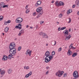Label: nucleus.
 <instances>
[{
	"label": "nucleus",
	"mask_w": 79,
	"mask_h": 79,
	"mask_svg": "<svg viewBox=\"0 0 79 79\" xmlns=\"http://www.w3.org/2000/svg\"><path fill=\"white\" fill-rule=\"evenodd\" d=\"M9 30V27H6L4 29V32L6 33L8 32V31Z\"/></svg>",
	"instance_id": "nucleus-16"
},
{
	"label": "nucleus",
	"mask_w": 79,
	"mask_h": 79,
	"mask_svg": "<svg viewBox=\"0 0 79 79\" xmlns=\"http://www.w3.org/2000/svg\"><path fill=\"white\" fill-rule=\"evenodd\" d=\"M77 14L78 15H79V11L77 12Z\"/></svg>",
	"instance_id": "nucleus-59"
},
{
	"label": "nucleus",
	"mask_w": 79,
	"mask_h": 79,
	"mask_svg": "<svg viewBox=\"0 0 79 79\" xmlns=\"http://www.w3.org/2000/svg\"><path fill=\"white\" fill-rule=\"evenodd\" d=\"M75 6H76V5L74 4L72 6V8H75Z\"/></svg>",
	"instance_id": "nucleus-50"
},
{
	"label": "nucleus",
	"mask_w": 79,
	"mask_h": 79,
	"mask_svg": "<svg viewBox=\"0 0 79 79\" xmlns=\"http://www.w3.org/2000/svg\"><path fill=\"white\" fill-rule=\"evenodd\" d=\"M23 19H22L21 17L17 18L16 19V22L17 23H19L18 26H16L15 27V28L18 29L19 28V29L21 30L22 29V25L21 23L23 22Z\"/></svg>",
	"instance_id": "nucleus-1"
},
{
	"label": "nucleus",
	"mask_w": 79,
	"mask_h": 79,
	"mask_svg": "<svg viewBox=\"0 0 79 79\" xmlns=\"http://www.w3.org/2000/svg\"><path fill=\"white\" fill-rule=\"evenodd\" d=\"M40 16H41V14H40V13L36 17V18H39Z\"/></svg>",
	"instance_id": "nucleus-41"
},
{
	"label": "nucleus",
	"mask_w": 79,
	"mask_h": 79,
	"mask_svg": "<svg viewBox=\"0 0 79 79\" xmlns=\"http://www.w3.org/2000/svg\"><path fill=\"white\" fill-rule=\"evenodd\" d=\"M36 11L37 13H40V15H42L43 14V9L42 7H39L37 9Z\"/></svg>",
	"instance_id": "nucleus-3"
},
{
	"label": "nucleus",
	"mask_w": 79,
	"mask_h": 79,
	"mask_svg": "<svg viewBox=\"0 0 79 79\" xmlns=\"http://www.w3.org/2000/svg\"><path fill=\"white\" fill-rule=\"evenodd\" d=\"M43 34V32H40V33L39 34H40V35H42Z\"/></svg>",
	"instance_id": "nucleus-49"
},
{
	"label": "nucleus",
	"mask_w": 79,
	"mask_h": 79,
	"mask_svg": "<svg viewBox=\"0 0 79 79\" xmlns=\"http://www.w3.org/2000/svg\"><path fill=\"white\" fill-rule=\"evenodd\" d=\"M42 3V1H38L37 3L35 4V6H38L39 5H40Z\"/></svg>",
	"instance_id": "nucleus-9"
},
{
	"label": "nucleus",
	"mask_w": 79,
	"mask_h": 79,
	"mask_svg": "<svg viewBox=\"0 0 79 79\" xmlns=\"http://www.w3.org/2000/svg\"><path fill=\"white\" fill-rule=\"evenodd\" d=\"M29 12V10L27 9L26 12V13H28Z\"/></svg>",
	"instance_id": "nucleus-39"
},
{
	"label": "nucleus",
	"mask_w": 79,
	"mask_h": 79,
	"mask_svg": "<svg viewBox=\"0 0 79 79\" xmlns=\"http://www.w3.org/2000/svg\"><path fill=\"white\" fill-rule=\"evenodd\" d=\"M32 52V51H29V49H28L27 50L26 52V55H29V56H31V52Z\"/></svg>",
	"instance_id": "nucleus-8"
},
{
	"label": "nucleus",
	"mask_w": 79,
	"mask_h": 79,
	"mask_svg": "<svg viewBox=\"0 0 79 79\" xmlns=\"http://www.w3.org/2000/svg\"><path fill=\"white\" fill-rule=\"evenodd\" d=\"M66 27H62L61 28V30H64V29H65L66 28Z\"/></svg>",
	"instance_id": "nucleus-36"
},
{
	"label": "nucleus",
	"mask_w": 79,
	"mask_h": 79,
	"mask_svg": "<svg viewBox=\"0 0 79 79\" xmlns=\"http://www.w3.org/2000/svg\"><path fill=\"white\" fill-rule=\"evenodd\" d=\"M30 29H33V27H30Z\"/></svg>",
	"instance_id": "nucleus-61"
},
{
	"label": "nucleus",
	"mask_w": 79,
	"mask_h": 79,
	"mask_svg": "<svg viewBox=\"0 0 79 79\" xmlns=\"http://www.w3.org/2000/svg\"><path fill=\"white\" fill-rule=\"evenodd\" d=\"M50 53L49 51H47L45 53V56H46V57H48L50 56Z\"/></svg>",
	"instance_id": "nucleus-11"
},
{
	"label": "nucleus",
	"mask_w": 79,
	"mask_h": 79,
	"mask_svg": "<svg viewBox=\"0 0 79 79\" xmlns=\"http://www.w3.org/2000/svg\"><path fill=\"white\" fill-rule=\"evenodd\" d=\"M21 46H20V47H19V48H18V51H20V50H21Z\"/></svg>",
	"instance_id": "nucleus-34"
},
{
	"label": "nucleus",
	"mask_w": 79,
	"mask_h": 79,
	"mask_svg": "<svg viewBox=\"0 0 79 79\" xmlns=\"http://www.w3.org/2000/svg\"><path fill=\"white\" fill-rule=\"evenodd\" d=\"M4 24H6H6H8L7 22H5L4 23Z\"/></svg>",
	"instance_id": "nucleus-52"
},
{
	"label": "nucleus",
	"mask_w": 79,
	"mask_h": 79,
	"mask_svg": "<svg viewBox=\"0 0 79 79\" xmlns=\"http://www.w3.org/2000/svg\"><path fill=\"white\" fill-rule=\"evenodd\" d=\"M10 44H11L12 45H13L14 46H15V47L16 46V45L15 44V43H14V42H12ZM14 46L13 47H14Z\"/></svg>",
	"instance_id": "nucleus-23"
},
{
	"label": "nucleus",
	"mask_w": 79,
	"mask_h": 79,
	"mask_svg": "<svg viewBox=\"0 0 79 79\" xmlns=\"http://www.w3.org/2000/svg\"><path fill=\"white\" fill-rule=\"evenodd\" d=\"M29 75L27 74L25 76V77H26V78H27V77H29Z\"/></svg>",
	"instance_id": "nucleus-37"
},
{
	"label": "nucleus",
	"mask_w": 79,
	"mask_h": 79,
	"mask_svg": "<svg viewBox=\"0 0 79 79\" xmlns=\"http://www.w3.org/2000/svg\"><path fill=\"white\" fill-rule=\"evenodd\" d=\"M7 58H8V56H5V55H4L2 60L3 61H6V60H7Z\"/></svg>",
	"instance_id": "nucleus-10"
},
{
	"label": "nucleus",
	"mask_w": 79,
	"mask_h": 79,
	"mask_svg": "<svg viewBox=\"0 0 79 79\" xmlns=\"http://www.w3.org/2000/svg\"><path fill=\"white\" fill-rule=\"evenodd\" d=\"M48 37V36H47V35L46 34L44 36V38H47Z\"/></svg>",
	"instance_id": "nucleus-47"
},
{
	"label": "nucleus",
	"mask_w": 79,
	"mask_h": 79,
	"mask_svg": "<svg viewBox=\"0 0 79 79\" xmlns=\"http://www.w3.org/2000/svg\"><path fill=\"white\" fill-rule=\"evenodd\" d=\"M48 73H49L48 71H47L46 73V74H48Z\"/></svg>",
	"instance_id": "nucleus-51"
},
{
	"label": "nucleus",
	"mask_w": 79,
	"mask_h": 79,
	"mask_svg": "<svg viewBox=\"0 0 79 79\" xmlns=\"http://www.w3.org/2000/svg\"><path fill=\"white\" fill-rule=\"evenodd\" d=\"M69 32L68 31V30H66L63 31V33L65 34L64 35V36L65 37H67L68 35V33Z\"/></svg>",
	"instance_id": "nucleus-7"
},
{
	"label": "nucleus",
	"mask_w": 79,
	"mask_h": 79,
	"mask_svg": "<svg viewBox=\"0 0 79 79\" xmlns=\"http://www.w3.org/2000/svg\"><path fill=\"white\" fill-rule=\"evenodd\" d=\"M61 48H59V49L58 50V52H61Z\"/></svg>",
	"instance_id": "nucleus-42"
},
{
	"label": "nucleus",
	"mask_w": 79,
	"mask_h": 79,
	"mask_svg": "<svg viewBox=\"0 0 79 79\" xmlns=\"http://www.w3.org/2000/svg\"><path fill=\"white\" fill-rule=\"evenodd\" d=\"M59 16L60 18H61V17H62V16H63V14H60L59 15Z\"/></svg>",
	"instance_id": "nucleus-31"
},
{
	"label": "nucleus",
	"mask_w": 79,
	"mask_h": 79,
	"mask_svg": "<svg viewBox=\"0 0 79 79\" xmlns=\"http://www.w3.org/2000/svg\"><path fill=\"white\" fill-rule=\"evenodd\" d=\"M12 70L11 69H9L8 70V74H11V73H12Z\"/></svg>",
	"instance_id": "nucleus-20"
},
{
	"label": "nucleus",
	"mask_w": 79,
	"mask_h": 79,
	"mask_svg": "<svg viewBox=\"0 0 79 79\" xmlns=\"http://www.w3.org/2000/svg\"><path fill=\"white\" fill-rule=\"evenodd\" d=\"M77 53L74 52L73 54L72 55V57H75V56H77Z\"/></svg>",
	"instance_id": "nucleus-19"
},
{
	"label": "nucleus",
	"mask_w": 79,
	"mask_h": 79,
	"mask_svg": "<svg viewBox=\"0 0 79 79\" xmlns=\"http://www.w3.org/2000/svg\"><path fill=\"white\" fill-rule=\"evenodd\" d=\"M49 68H50V67H46V69H49Z\"/></svg>",
	"instance_id": "nucleus-54"
},
{
	"label": "nucleus",
	"mask_w": 79,
	"mask_h": 79,
	"mask_svg": "<svg viewBox=\"0 0 79 79\" xmlns=\"http://www.w3.org/2000/svg\"><path fill=\"white\" fill-rule=\"evenodd\" d=\"M77 5L79 6V1H78L77 3Z\"/></svg>",
	"instance_id": "nucleus-53"
},
{
	"label": "nucleus",
	"mask_w": 79,
	"mask_h": 79,
	"mask_svg": "<svg viewBox=\"0 0 79 79\" xmlns=\"http://www.w3.org/2000/svg\"><path fill=\"white\" fill-rule=\"evenodd\" d=\"M7 22L8 23H11V20H9L7 21Z\"/></svg>",
	"instance_id": "nucleus-48"
},
{
	"label": "nucleus",
	"mask_w": 79,
	"mask_h": 79,
	"mask_svg": "<svg viewBox=\"0 0 79 79\" xmlns=\"http://www.w3.org/2000/svg\"><path fill=\"white\" fill-rule=\"evenodd\" d=\"M45 60V62L46 63H48L49 61H50L49 60H48V58H47V57H46L44 59Z\"/></svg>",
	"instance_id": "nucleus-12"
},
{
	"label": "nucleus",
	"mask_w": 79,
	"mask_h": 79,
	"mask_svg": "<svg viewBox=\"0 0 79 79\" xmlns=\"http://www.w3.org/2000/svg\"><path fill=\"white\" fill-rule=\"evenodd\" d=\"M28 7H27V6H26V9H27V8Z\"/></svg>",
	"instance_id": "nucleus-57"
},
{
	"label": "nucleus",
	"mask_w": 79,
	"mask_h": 79,
	"mask_svg": "<svg viewBox=\"0 0 79 79\" xmlns=\"http://www.w3.org/2000/svg\"><path fill=\"white\" fill-rule=\"evenodd\" d=\"M55 5L56 6H60V4L59 2H58V1H57L55 2Z\"/></svg>",
	"instance_id": "nucleus-15"
},
{
	"label": "nucleus",
	"mask_w": 79,
	"mask_h": 79,
	"mask_svg": "<svg viewBox=\"0 0 79 79\" xmlns=\"http://www.w3.org/2000/svg\"><path fill=\"white\" fill-rule=\"evenodd\" d=\"M69 21L68 22V23H69L71 22V19L70 18H69Z\"/></svg>",
	"instance_id": "nucleus-38"
},
{
	"label": "nucleus",
	"mask_w": 79,
	"mask_h": 79,
	"mask_svg": "<svg viewBox=\"0 0 79 79\" xmlns=\"http://www.w3.org/2000/svg\"><path fill=\"white\" fill-rule=\"evenodd\" d=\"M53 43H54V44H53L52 45H53L54 46V45H56V41H53Z\"/></svg>",
	"instance_id": "nucleus-29"
},
{
	"label": "nucleus",
	"mask_w": 79,
	"mask_h": 79,
	"mask_svg": "<svg viewBox=\"0 0 79 79\" xmlns=\"http://www.w3.org/2000/svg\"><path fill=\"white\" fill-rule=\"evenodd\" d=\"M46 35V34H45L44 33H43V34L42 35V36H43V38H44L45 37V36Z\"/></svg>",
	"instance_id": "nucleus-27"
},
{
	"label": "nucleus",
	"mask_w": 79,
	"mask_h": 79,
	"mask_svg": "<svg viewBox=\"0 0 79 79\" xmlns=\"http://www.w3.org/2000/svg\"><path fill=\"white\" fill-rule=\"evenodd\" d=\"M32 72L31 71L28 74L29 76H31V75H32Z\"/></svg>",
	"instance_id": "nucleus-28"
},
{
	"label": "nucleus",
	"mask_w": 79,
	"mask_h": 79,
	"mask_svg": "<svg viewBox=\"0 0 79 79\" xmlns=\"http://www.w3.org/2000/svg\"><path fill=\"white\" fill-rule=\"evenodd\" d=\"M70 47H71V48H72V49H74L73 48H74V47L73 46V44H71L70 45Z\"/></svg>",
	"instance_id": "nucleus-32"
},
{
	"label": "nucleus",
	"mask_w": 79,
	"mask_h": 79,
	"mask_svg": "<svg viewBox=\"0 0 79 79\" xmlns=\"http://www.w3.org/2000/svg\"><path fill=\"white\" fill-rule=\"evenodd\" d=\"M28 27H29V26L27 25V26H26V27L27 28H28Z\"/></svg>",
	"instance_id": "nucleus-56"
},
{
	"label": "nucleus",
	"mask_w": 79,
	"mask_h": 79,
	"mask_svg": "<svg viewBox=\"0 0 79 79\" xmlns=\"http://www.w3.org/2000/svg\"><path fill=\"white\" fill-rule=\"evenodd\" d=\"M61 28V27H60L58 28V31H60V30H61V29H60Z\"/></svg>",
	"instance_id": "nucleus-46"
},
{
	"label": "nucleus",
	"mask_w": 79,
	"mask_h": 79,
	"mask_svg": "<svg viewBox=\"0 0 79 79\" xmlns=\"http://www.w3.org/2000/svg\"><path fill=\"white\" fill-rule=\"evenodd\" d=\"M64 4L63 2L60 1L59 2V6H64Z\"/></svg>",
	"instance_id": "nucleus-17"
},
{
	"label": "nucleus",
	"mask_w": 79,
	"mask_h": 79,
	"mask_svg": "<svg viewBox=\"0 0 79 79\" xmlns=\"http://www.w3.org/2000/svg\"><path fill=\"white\" fill-rule=\"evenodd\" d=\"M21 34H22V33H21V32L19 31V33L18 34V36H20L21 35Z\"/></svg>",
	"instance_id": "nucleus-44"
},
{
	"label": "nucleus",
	"mask_w": 79,
	"mask_h": 79,
	"mask_svg": "<svg viewBox=\"0 0 79 79\" xmlns=\"http://www.w3.org/2000/svg\"><path fill=\"white\" fill-rule=\"evenodd\" d=\"M73 76L75 78H78L79 77V75H78V73L76 71H74L73 73Z\"/></svg>",
	"instance_id": "nucleus-5"
},
{
	"label": "nucleus",
	"mask_w": 79,
	"mask_h": 79,
	"mask_svg": "<svg viewBox=\"0 0 79 79\" xmlns=\"http://www.w3.org/2000/svg\"><path fill=\"white\" fill-rule=\"evenodd\" d=\"M5 71H1V74H5Z\"/></svg>",
	"instance_id": "nucleus-33"
},
{
	"label": "nucleus",
	"mask_w": 79,
	"mask_h": 79,
	"mask_svg": "<svg viewBox=\"0 0 79 79\" xmlns=\"http://www.w3.org/2000/svg\"><path fill=\"white\" fill-rule=\"evenodd\" d=\"M3 19V17L2 16H0V21H2Z\"/></svg>",
	"instance_id": "nucleus-25"
},
{
	"label": "nucleus",
	"mask_w": 79,
	"mask_h": 79,
	"mask_svg": "<svg viewBox=\"0 0 79 79\" xmlns=\"http://www.w3.org/2000/svg\"><path fill=\"white\" fill-rule=\"evenodd\" d=\"M48 44H46V46H48Z\"/></svg>",
	"instance_id": "nucleus-63"
},
{
	"label": "nucleus",
	"mask_w": 79,
	"mask_h": 79,
	"mask_svg": "<svg viewBox=\"0 0 79 79\" xmlns=\"http://www.w3.org/2000/svg\"><path fill=\"white\" fill-rule=\"evenodd\" d=\"M71 29H69V32H71Z\"/></svg>",
	"instance_id": "nucleus-58"
},
{
	"label": "nucleus",
	"mask_w": 79,
	"mask_h": 79,
	"mask_svg": "<svg viewBox=\"0 0 79 79\" xmlns=\"http://www.w3.org/2000/svg\"><path fill=\"white\" fill-rule=\"evenodd\" d=\"M5 34L4 33H2V35H4Z\"/></svg>",
	"instance_id": "nucleus-64"
},
{
	"label": "nucleus",
	"mask_w": 79,
	"mask_h": 79,
	"mask_svg": "<svg viewBox=\"0 0 79 79\" xmlns=\"http://www.w3.org/2000/svg\"><path fill=\"white\" fill-rule=\"evenodd\" d=\"M63 73H64V71H62L61 72L60 70H59L56 73V75L57 76L59 77H61Z\"/></svg>",
	"instance_id": "nucleus-4"
},
{
	"label": "nucleus",
	"mask_w": 79,
	"mask_h": 79,
	"mask_svg": "<svg viewBox=\"0 0 79 79\" xmlns=\"http://www.w3.org/2000/svg\"><path fill=\"white\" fill-rule=\"evenodd\" d=\"M5 3L3 2H1L0 3V6L1 7H3L4 5H5Z\"/></svg>",
	"instance_id": "nucleus-22"
},
{
	"label": "nucleus",
	"mask_w": 79,
	"mask_h": 79,
	"mask_svg": "<svg viewBox=\"0 0 79 79\" xmlns=\"http://www.w3.org/2000/svg\"><path fill=\"white\" fill-rule=\"evenodd\" d=\"M48 57H49V60L51 61L53 59V56L51 55H49Z\"/></svg>",
	"instance_id": "nucleus-13"
},
{
	"label": "nucleus",
	"mask_w": 79,
	"mask_h": 79,
	"mask_svg": "<svg viewBox=\"0 0 79 79\" xmlns=\"http://www.w3.org/2000/svg\"><path fill=\"white\" fill-rule=\"evenodd\" d=\"M33 15L36 16V12H35L33 13Z\"/></svg>",
	"instance_id": "nucleus-40"
},
{
	"label": "nucleus",
	"mask_w": 79,
	"mask_h": 79,
	"mask_svg": "<svg viewBox=\"0 0 79 79\" xmlns=\"http://www.w3.org/2000/svg\"><path fill=\"white\" fill-rule=\"evenodd\" d=\"M24 69H29V67L28 66H27L26 67H24Z\"/></svg>",
	"instance_id": "nucleus-26"
},
{
	"label": "nucleus",
	"mask_w": 79,
	"mask_h": 79,
	"mask_svg": "<svg viewBox=\"0 0 79 79\" xmlns=\"http://www.w3.org/2000/svg\"><path fill=\"white\" fill-rule=\"evenodd\" d=\"M21 33H24V29H22L20 31Z\"/></svg>",
	"instance_id": "nucleus-35"
},
{
	"label": "nucleus",
	"mask_w": 79,
	"mask_h": 79,
	"mask_svg": "<svg viewBox=\"0 0 79 79\" xmlns=\"http://www.w3.org/2000/svg\"><path fill=\"white\" fill-rule=\"evenodd\" d=\"M8 6V5H4L2 7V8H6V7L7 8Z\"/></svg>",
	"instance_id": "nucleus-30"
},
{
	"label": "nucleus",
	"mask_w": 79,
	"mask_h": 79,
	"mask_svg": "<svg viewBox=\"0 0 79 79\" xmlns=\"http://www.w3.org/2000/svg\"><path fill=\"white\" fill-rule=\"evenodd\" d=\"M9 52L10 53V54H9L8 56L7 57L8 59H10L11 57H12V56H15V55H16V53H15V52H13V53H11L10 52Z\"/></svg>",
	"instance_id": "nucleus-6"
},
{
	"label": "nucleus",
	"mask_w": 79,
	"mask_h": 79,
	"mask_svg": "<svg viewBox=\"0 0 79 79\" xmlns=\"http://www.w3.org/2000/svg\"><path fill=\"white\" fill-rule=\"evenodd\" d=\"M72 52L71 51L69 50L67 52L68 55H69V56H70V55H72Z\"/></svg>",
	"instance_id": "nucleus-18"
},
{
	"label": "nucleus",
	"mask_w": 79,
	"mask_h": 79,
	"mask_svg": "<svg viewBox=\"0 0 79 79\" xmlns=\"http://www.w3.org/2000/svg\"><path fill=\"white\" fill-rule=\"evenodd\" d=\"M52 3H54V1H52Z\"/></svg>",
	"instance_id": "nucleus-60"
},
{
	"label": "nucleus",
	"mask_w": 79,
	"mask_h": 79,
	"mask_svg": "<svg viewBox=\"0 0 79 79\" xmlns=\"http://www.w3.org/2000/svg\"><path fill=\"white\" fill-rule=\"evenodd\" d=\"M15 46L13 45H12L11 44H10L9 46V52L10 53H13L15 52L16 53V49L15 48Z\"/></svg>",
	"instance_id": "nucleus-2"
},
{
	"label": "nucleus",
	"mask_w": 79,
	"mask_h": 79,
	"mask_svg": "<svg viewBox=\"0 0 79 79\" xmlns=\"http://www.w3.org/2000/svg\"><path fill=\"white\" fill-rule=\"evenodd\" d=\"M72 12V10H68V11H67V14L69 15V13H71Z\"/></svg>",
	"instance_id": "nucleus-21"
},
{
	"label": "nucleus",
	"mask_w": 79,
	"mask_h": 79,
	"mask_svg": "<svg viewBox=\"0 0 79 79\" xmlns=\"http://www.w3.org/2000/svg\"><path fill=\"white\" fill-rule=\"evenodd\" d=\"M55 55V51H52V55H52V56H53V55Z\"/></svg>",
	"instance_id": "nucleus-24"
},
{
	"label": "nucleus",
	"mask_w": 79,
	"mask_h": 79,
	"mask_svg": "<svg viewBox=\"0 0 79 79\" xmlns=\"http://www.w3.org/2000/svg\"><path fill=\"white\" fill-rule=\"evenodd\" d=\"M56 23H57L56 24H57V25H58V24H60V23H59V22H57Z\"/></svg>",
	"instance_id": "nucleus-55"
},
{
	"label": "nucleus",
	"mask_w": 79,
	"mask_h": 79,
	"mask_svg": "<svg viewBox=\"0 0 79 79\" xmlns=\"http://www.w3.org/2000/svg\"><path fill=\"white\" fill-rule=\"evenodd\" d=\"M0 10H1V11H2V8L1 7H0Z\"/></svg>",
	"instance_id": "nucleus-62"
},
{
	"label": "nucleus",
	"mask_w": 79,
	"mask_h": 79,
	"mask_svg": "<svg viewBox=\"0 0 79 79\" xmlns=\"http://www.w3.org/2000/svg\"><path fill=\"white\" fill-rule=\"evenodd\" d=\"M44 23V21H41V22H40V24H42V23Z\"/></svg>",
	"instance_id": "nucleus-45"
},
{
	"label": "nucleus",
	"mask_w": 79,
	"mask_h": 79,
	"mask_svg": "<svg viewBox=\"0 0 79 79\" xmlns=\"http://www.w3.org/2000/svg\"><path fill=\"white\" fill-rule=\"evenodd\" d=\"M71 37V35H69L68 36H67L65 38V40H69Z\"/></svg>",
	"instance_id": "nucleus-14"
},
{
	"label": "nucleus",
	"mask_w": 79,
	"mask_h": 79,
	"mask_svg": "<svg viewBox=\"0 0 79 79\" xmlns=\"http://www.w3.org/2000/svg\"><path fill=\"white\" fill-rule=\"evenodd\" d=\"M67 76V73H65L64 75V77H66Z\"/></svg>",
	"instance_id": "nucleus-43"
}]
</instances>
